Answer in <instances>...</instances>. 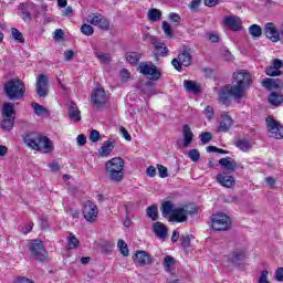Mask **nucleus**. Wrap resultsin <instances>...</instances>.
Segmentation results:
<instances>
[{
    "mask_svg": "<svg viewBox=\"0 0 283 283\" xmlns=\"http://www.w3.org/2000/svg\"><path fill=\"white\" fill-rule=\"evenodd\" d=\"M83 216L86 222H96V218H98V207L92 201H86L83 207Z\"/></svg>",
    "mask_w": 283,
    "mask_h": 283,
    "instance_id": "obj_10",
    "label": "nucleus"
},
{
    "mask_svg": "<svg viewBox=\"0 0 283 283\" xmlns=\"http://www.w3.org/2000/svg\"><path fill=\"white\" fill-rule=\"evenodd\" d=\"M268 101H269L270 105H273L274 107H280V105H282V103H283V95L272 92L269 95Z\"/></svg>",
    "mask_w": 283,
    "mask_h": 283,
    "instance_id": "obj_30",
    "label": "nucleus"
},
{
    "mask_svg": "<svg viewBox=\"0 0 283 283\" xmlns=\"http://www.w3.org/2000/svg\"><path fill=\"white\" fill-rule=\"evenodd\" d=\"M265 74L268 76H280L282 74V71L276 70L273 65H271L265 70Z\"/></svg>",
    "mask_w": 283,
    "mask_h": 283,
    "instance_id": "obj_55",
    "label": "nucleus"
},
{
    "mask_svg": "<svg viewBox=\"0 0 283 283\" xmlns=\"http://www.w3.org/2000/svg\"><path fill=\"white\" fill-rule=\"evenodd\" d=\"M188 158H190L192 163H198V160H200V151H198V149H190L188 151Z\"/></svg>",
    "mask_w": 283,
    "mask_h": 283,
    "instance_id": "obj_50",
    "label": "nucleus"
},
{
    "mask_svg": "<svg viewBox=\"0 0 283 283\" xmlns=\"http://www.w3.org/2000/svg\"><path fill=\"white\" fill-rule=\"evenodd\" d=\"M200 6H202V0H192L188 4V8H189V10H191V12H198Z\"/></svg>",
    "mask_w": 283,
    "mask_h": 283,
    "instance_id": "obj_53",
    "label": "nucleus"
},
{
    "mask_svg": "<svg viewBox=\"0 0 283 283\" xmlns=\"http://www.w3.org/2000/svg\"><path fill=\"white\" fill-rule=\"evenodd\" d=\"M117 248L122 255H124V258H127L129 255V247L123 239H119L117 241Z\"/></svg>",
    "mask_w": 283,
    "mask_h": 283,
    "instance_id": "obj_36",
    "label": "nucleus"
},
{
    "mask_svg": "<svg viewBox=\"0 0 283 283\" xmlns=\"http://www.w3.org/2000/svg\"><path fill=\"white\" fill-rule=\"evenodd\" d=\"M161 28H163L164 33L166 34V36H168L169 39H171L174 36V31L171 30V24H169V22L164 21L161 23Z\"/></svg>",
    "mask_w": 283,
    "mask_h": 283,
    "instance_id": "obj_46",
    "label": "nucleus"
},
{
    "mask_svg": "<svg viewBox=\"0 0 283 283\" xmlns=\"http://www.w3.org/2000/svg\"><path fill=\"white\" fill-rule=\"evenodd\" d=\"M268 132L271 134V138H276L277 140L283 139V126L280 122L275 120L272 116L265 119Z\"/></svg>",
    "mask_w": 283,
    "mask_h": 283,
    "instance_id": "obj_7",
    "label": "nucleus"
},
{
    "mask_svg": "<svg viewBox=\"0 0 283 283\" xmlns=\"http://www.w3.org/2000/svg\"><path fill=\"white\" fill-rule=\"evenodd\" d=\"M157 169H158L159 178H167V176H169L167 167L158 164Z\"/></svg>",
    "mask_w": 283,
    "mask_h": 283,
    "instance_id": "obj_59",
    "label": "nucleus"
},
{
    "mask_svg": "<svg viewBox=\"0 0 283 283\" xmlns=\"http://www.w3.org/2000/svg\"><path fill=\"white\" fill-rule=\"evenodd\" d=\"M119 132L123 136V138H125V140H132V135H129V132H127V128H125L124 126L119 127Z\"/></svg>",
    "mask_w": 283,
    "mask_h": 283,
    "instance_id": "obj_62",
    "label": "nucleus"
},
{
    "mask_svg": "<svg viewBox=\"0 0 283 283\" xmlns=\"http://www.w3.org/2000/svg\"><path fill=\"white\" fill-rule=\"evenodd\" d=\"M135 264L139 266H147V264H151V255L147 253V251L138 250L135 254Z\"/></svg>",
    "mask_w": 283,
    "mask_h": 283,
    "instance_id": "obj_15",
    "label": "nucleus"
},
{
    "mask_svg": "<svg viewBox=\"0 0 283 283\" xmlns=\"http://www.w3.org/2000/svg\"><path fill=\"white\" fill-rule=\"evenodd\" d=\"M224 24L230 28V30L238 32V30L242 28V20L238 17L230 15L224 18Z\"/></svg>",
    "mask_w": 283,
    "mask_h": 283,
    "instance_id": "obj_21",
    "label": "nucleus"
},
{
    "mask_svg": "<svg viewBox=\"0 0 283 283\" xmlns=\"http://www.w3.org/2000/svg\"><path fill=\"white\" fill-rule=\"evenodd\" d=\"M96 59L99 61H103V63H106V65H109L112 62V56H109L108 53H95Z\"/></svg>",
    "mask_w": 283,
    "mask_h": 283,
    "instance_id": "obj_51",
    "label": "nucleus"
},
{
    "mask_svg": "<svg viewBox=\"0 0 283 283\" xmlns=\"http://www.w3.org/2000/svg\"><path fill=\"white\" fill-rule=\"evenodd\" d=\"M20 10L23 14V21L30 23V21H32V14L36 12V4H34L33 2L21 3Z\"/></svg>",
    "mask_w": 283,
    "mask_h": 283,
    "instance_id": "obj_12",
    "label": "nucleus"
},
{
    "mask_svg": "<svg viewBox=\"0 0 283 283\" xmlns=\"http://www.w3.org/2000/svg\"><path fill=\"white\" fill-rule=\"evenodd\" d=\"M151 44L155 48L156 54H158L159 56H169V49L165 46V43L158 42L156 38L153 36Z\"/></svg>",
    "mask_w": 283,
    "mask_h": 283,
    "instance_id": "obj_23",
    "label": "nucleus"
},
{
    "mask_svg": "<svg viewBox=\"0 0 283 283\" xmlns=\"http://www.w3.org/2000/svg\"><path fill=\"white\" fill-rule=\"evenodd\" d=\"M258 283H271L269 281V271L264 270L261 272L260 276H259V280H258Z\"/></svg>",
    "mask_w": 283,
    "mask_h": 283,
    "instance_id": "obj_60",
    "label": "nucleus"
},
{
    "mask_svg": "<svg viewBox=\"0 0 283 283\" xmlns=\"http://www.w3.org/2000/svg\"><path fill=\"white\" fill-rule=\"evenodd\" d=\"M251 74L244 70H241L233 74L232 84H227L219 92V101L223 105L231 104V97L235 101H240L244 96V92L251 87Z\"/></svg>",
    "mask_w": 283,
    "mask_h": 283,
    "instance_id": "obj_1",
    "label": "nucleus"
},
{
    "mask_svg": "<svg viewBox=\"0 0 283 283\" xmlns=\"http://www.w3.org/2000/svg\"><path fill=\"white\" fill-rule=\"evenodd\" d=\"M112 249H114V243H112L109 241H104L102 243L103 253H112Z\"/></svg>",
    "mask_w": 283,
    "mask_h": 283,
    "instance_id": "obj_58",
    "label": "nucleus"
},
{
    "mask_svg": "<svg viewBox=\"0 0 283 283\" xmlns=\"http://www.w3.org/2000/svg\"><path fill=\"white\" fill-rule=\"evenodd\" d=\"M184 87L187 92H191L192 94H200V92H202V86L191 80L184 81Z\"/></svg>",
    "mask_w": 283,
    "mask_h": 283,
    "instance_id": "obj_26",
    "label": "nucleus"
},
{
    "mask_svg": "<svg viewBox=\"0 0 283 283\" xmlns=\"http://www.w3.org/2000/svg\"><path fill=\"white\" fill-rule=\"evenodd\" d=\"M221 122L218 127V132H222L223 134H227L231 127H233V118L229 116L227 113L221 114Z\"/></svg>",
    "mask_w": 283,
    "mask_h": 283,
    "instance_id": "obj_17",
    "label": "nucleus"
},
{
    "mask_svg": "<svg viewBox=\"0 0 283 283\" xmlns=\"http://www.w3.org/2000/svg\"><path fill=\"white\" fill-rule=\"evenodd\" d=\"M212 139H213V135L209 132H203L200 134V140L202 145H208V143H211Z\"/></svg>",
    "mask_w": 283,
    "mask_h": 283,
    "instance_id": "obj_48",
    "label": "nucleus"
},
{
    "mask_svg": "<svg viewBox=\"0 0 283 283\" xmlns=\"http://www.w3.org/2000/svg\"><path fill=\"white\" fill-rule=\"evenodd\" d=\"M264 33L266 39H270L273 43H277L280 41V31H277V28H275V24L273 22H269L264 27Z\"/></svg>",
    "mask_w": 283,
    "mask_h": 283,
    "instance_id": "obj_13",
    "label": "nucleus"
},
{
    "mask_svg": "<svg viewBox=\"0 0 283 283\" xmlns=\"http://www.w3.org/2000/svg\"><path fill=\"white\" fill-rule=\"evenodd\" d=\"M78 244H80L78 239L76 238V235H74V233L71 232L67 238V248L77 249Z\"/></svg>",
    "mask_w": 283,
    "mask_h": 283,
    "instance_id": "obj_39",
    "label": "nucleus"
},
{
    "mask_svg": "<svg viewBox=\"0 0 283 283\" xmlns=\"http://www.w3.org/2000/svg\"><path fill=\"white\" fill-rule=\"evenodd\" d=\"M125 57L126 61L130 63V65H136V63H138V61H140V59L143 57V54L138 52H127Z\"/></svg>",
    "mask_w": 283,
    "mask_h": 283,
    "instance_id": "obj_32",
    "label": "nucleus"
},
{
    "mask_svg": "<svg viewBox=\"0 0 283 283\" xmlns=\"http://www.w3.org/2000/svg\"><path fill=\"white\" fill-rule=\"evenodd\" d=\"M219 165L229 174L235 171L238 169V163L231 157H224L219 160Z\"/></svg>",
    "mask_w": 283,
    "mask_h": 283,
    "instance_id": "obj_18",
    "label": "nucleus"
},
{
    "mask_svg": "<svg viewBox=\"0 0 283 283\" xmlns=\"http://www.w3.org/2000/svg\"><path fill=\"white\" fill-rule=\"evenodd\" d=\"M168 19L174 23V25H180L182 18L178 13H169Z\"/></svg>",
    "mask_w": 283,
    "mask_h": 283,
    "instance_id": "obj_52",
    "label": "nucleus"
},
{
    "mask_svg": "<svg viewBox=\"0 0 283 283\" xmlns=\"http://www.w3.org/2000/svg\"><path fill=\"white\" fill-rule=\"evenodd\" d=\"M140 90L142 92H144V94H148V95L154 94V82L151 81L146 82L145 85L140 87Z\"/></svg>",
    "mask_w": 283,
    "mask_h": 283,
    "instance_id": "obj_43",
    "label": "nucleus"
},
{
    "mask_svg": "<svg viewBox=\"0 0 283 283\" xmlns=\"http://www.w3.org/2000/svg\"><path fill=\"white\" fill-rule=\"evenodd\" d=\"M105 171L113 182H123L125 178V160L114 157L106 161Z\"/></svg>",
    "mask_w": 283,
    "mask_h": 283,
    "instance_id": "obj_2",
    "label": "nucleus"
},
{
    "mask_svg": "<svg viewBox=\"0 0 283 283\" xmlns=\"http://www.w3.org/2000/svg\"><path fill=\"white\" fill-rule=\"evenodd\" d=\"M274 277H275L276 282H283V268H279L275 271Z\"/></svg>",
    "mask_w": 283,
    "mask_h": 283,
    "instance_id": "obj_63",
    "label": "nucleus"
},
{
    "mask_svg": "<svg viewBox=\"0 0 283 283\" xmlns=\"http://www.w3.org/2000/svg\"><path fill=\"white\" fill-rule=\"evenodd\" d=\"M213 231H229L231 229V217L224 212H218L211 217Z\"/></svg>",
    "mask_w": 283,
    "mask_h": 283,
    "instance_id": "obj_4",
    "label": "nucleus"
},
{
    "mask_svg": "<svg viewBox=\"0 0 283 283\" xmlns=\"http://www.w3.org/2000/svg\"><path fill=\"white\" fill-rule=\"evenodd\" d=\"M17 283H34V281L25 277V276H18L15 277Z\"/></svg>",
    "mask_w": 283,
    "mask_h": 283,
    "instance_id": "obj_64",
    "label": "nucleus"
},
{
    "mask_svg": "<svg viewBox=\"0 0 283 283\" xmlns=\"http://www.w3.org/2000/svg\"><path fill=\"white\" fill-rule=\"evenodd\" d=\"M3 92L9 101H21L25 96V84L19 78H12L3 85Z\"/></svg>",
    "mask_w": 283,
    "mask_h": 283,
    "instance_id": "obj_3",
    "label": "nucleus"
},
{
    "mask_svg": "<svg viewBox=\"0 0 283 283\" xmlns=\"http://www.w3.org/2000/svg\"><path fill=\"white\" fill-rule=\"evenodd\" d=\"M81 32L82 34H84L85 36H92V34H94V27L90 25V24H83L81 27Z\"/></svg>",
    "mask_w": 283,
    "mask_h": 283,
    "instance_id": "obj_49",
    "label": "nucleus"
},
{
    "mask_svg": "<svg viewBox=\"0 0 283 283\" xmlns=\"http://www.w3.org/2000/svg\"><path fill=\"white\" fill-rule=\"evenodd\" d=\"M2 117L17 118V111L14 109L13 103L7 102L2 105Z\"/></svg>",
    "mask_w": 283,
    "mask_h": 283,
    "instance_id": "obj_24",
    "label": "nucleus"
},
{
    "mask_svg": "<svg viewBox=\"0 0 283 283\" xmlns=\"http://www.w3.org/2000/svg\"><path fill=\"white\" fill-rule=\"evenodd\" d=\"M175 210L176 209H174V203H171V201H165L161 206V213L164 218H167V216H172Z\"/></svg>",
    "mask_w": 283,
    "mask_h": 283,
    "instance_id": "obj_35",
    "label": "nucleus"
},
{
    "mask_svg": "<svg viewBox=\"0 0 283 283\" xmlns=\"http://www.w3.org/2000/svg\"><path fill=\"white\" fill-rule=\"evenodd\" d=\"M35 93L40 98H45L50 94V87L48 84V75L40 74L35 82Z\"/></svg>",
    "mask_w": 283,
    "mask_h": 283,
    "instance_id": "obj_8",
    "label": "nucleus"
},
{
    "mask_svg": "<svg viewBox=\"0 0 283 283\" xmlns=\"http://www.w3.org/2000/svg\"><path fill=\"white\" fill-rule=\"evenodd\" d=\"M101 19H103L102 14L91 13L87 15L86 21L91 23V25H98V23H101Z\"/></svg>",
    "mask_w": 283,
    "mask_h": 283,
    "instance_id": "obj_40",
    "label": "nucleus"
},
{
    "mask_svg": "<svg viewBox=\"0 0 283 283\" xmlns=\"http://www.w3.org/2000/svg\"><path fill=\"white\" fill-rule=\"evenodd\" d=\"M14 118L15 117H2L0 127L6 132H11L12 127H14Z\"/></svg>",
    "mask_w": 283,
    "mask_h": 283,
    "instance_id": "obj_34",
    "label": "nucleus"
},
{
    "mask_svg": "<svg viewBox=\"0 0 283 283\" xmlns=\"http://www.w3.org/2000/svg\"><path fill=\"white\" fill-rule=\"evenodd\" d=\"M138 72L144 76H149L150 81H159L163 73L158 66L149 64L147 62H142L138 66Z\"/></svg>",
    "mask_w": 283,
    "mask_h": 283,
    "instance_id": "obj_6",
    "label": "nucleus"
},
{
    "mask_svg": "<svg viewBox=\"0 0 283 283\" xmlns=\"http://www.w3.org/2000/svg\"><path fill=\"white\" fill-rule=\"evenodd\" d=\"M262 86L266 90H283V80L282 78H269L265 77L262 80Z\"/></svg>",
    "mask_w": 283,
    "mask_h": 283,
    "instance_id": "obj_16",
    "label": "nucleus"
},
{
    "mask_svg": "<svg viewBox=\"0 0 283 283\" xmlns=\"http://www.w3.org/2000/svg\"><path fill=\"white\" fill-rule=\"evenodd\" d=\"M32 107H33L34 114H36V116H43V114H48V108L41 106L39 103H33Z\"/></svg>",
    "mask_w": 283,
    "mask_h": 283,
    "instance_id": "obj_45",
    "label": "nucleus"
},
{
    "mask_svg": "<svg viewBox=\"0 0 283 283\" xmlns=\"http://www.w3.org/2000/svg\"><path fill=\"white\" fill-rule=\"evenodd\" d=\"M171 222H187V214L184 208H176L170 216Z\"/></svg>",
    "mask_w": 283,
    "mask_h": 283,
    "instance_id": "obj_27",
    "label": "nucleus"
},
{
    "mask_svg": "<svg viewBox=\"0 0 283 283\" xmlns=\"http://www.w3.org/2000/svg\"><path fill=\"white\" fill-rule=\"evenodd\" d=\"M249 32H250L251 36H254V38L262 36V27H260L258 24H252L249 28Z\"/></svg>",
    "mask_w": 283,
    "mask_h": 283,
    "instance_id": "obj_41",
    "label": "nucleus"
},
{
    "mask_svg": "<svg viewBox=\"0 0 283 283\" xmlns=\"http://www.w3.org/2000/svg\"><path fill=\"white\" fill-rule=\"evenodd\" d=\"M88 140L91 143H98V140H101V133L96 129L91 130Z\"/></svg>",
    "mask_w": 283,
    "mask_h": 283,
    "instance_id": "obj_54",
    "label": "nucleus"
},
{
    "mask_svg": "<svg viewBox=\"0 0 283 283\" xmlns=\"http://www.w3.org/2000/svg\"><path fill=\"white\" fill-rule=\"evenodd\" d=\"M29 251H31L34 260H38L39 262H45V260H48V251L41 240H32L29 245Z\"/></svg>",
    "mask_w": 283,
    "mask_h": 283,
    "instance_id": "obj_5",
    "label": "nucleus"
},
{
    "mask_svg": "<svg viewBox=\"0 0 283 283\" xmlns=\"http://www.w3.org/2000/svg\"><path fill=\"white\" fill-rule=\"evenodd\" d=\"M154 233L157 238L165 239L167 238V227L160 222H155L153 226Z\"/></svg>",
    "mask_w": 283,
    "mask_h": 283,
    "instance_id": "obj_29",
    "label": "nucleus"
},
{
    "mask_svg": "<svg viewBox=\"0 0 283 283\" xmlns=\"http://www.w3.org/2000/svg\"><path fill=\"white\" fill-rule=\"evenodd\" d=\"M171 65L175 67V70H177V72L182 71V63L180 62V59L178 57L172 59Z\"/></svg>",
    "mask_w": 283,
    "mask_h": 283,
    "instance_id": "obj_61",
    "label": "nucleus"
},
{
    "mask_svg": "<svg viewBox=\"0 0 283 283\" xmlns=\"http://www.w3.org/2000/svg\"><path fill=\"white\" fill-rule=\"evenodd\" d=\"M40 143H38V149L36 151H41L43 150L44 154H50V151H52V149H54V146L52 145V140H50V138H48L46 136H43L40 134Z\"/></svg>",
    "mask_w": 283,
    "mask_h": 283,
    "instance_id": "obj_20",
    "label": "nucleus"
},
{
    "mask_svg": "<svg viewBox=\"0 0 283 283\" xmlns=\"http://www.w3.org/2000/svg\"><path fill=\"white\" fill-rule=\"evenodd\" d=\"M182 209L185 211L186 217L196 216V213H198V207L193 205L184 206Z\"/></svg>",
    "mask_w": 283,
    "mask_h": 283,
    "instance_id": "obj_44",
    "label": "nucleus"
},
{
    "mask_svg": "<svg viewBox=\"0 0 283 283\" xmlns=\"http://www.w3.org/2000/svg\"><path fill=\"white\" fill-rule=\"evenodd\" d=\"M163 19V11L158 9L148 10V21L155 23L156 21H160Z\"/></svg>",
    "mask_w": 283,
    "mask_h": 283,
    "instance_id": "obj_33",
    "label": "nucleus"
},
{
    "mask_svg": "<svg viewBox=\"0 0 283 283\" xmlns=\"http://www.w3.org/2000/svg\"><path fill=\"white\" fill-rule=\"evenodd\" d=\"M182 136H184V147L187 148L193 143V133L191 132V127L185 124L182 127Z\"/></svg>",
    "mask_w": 283,
    "mask_h": 283,
    "instance_id": "obj_25",
    "label": "nucleus"
},
{
    "mask_svg": "<svg viewBox=\"0 0 283 283\" xmlns=\"http://www.w3.org/2000/svg\"><path fill=\"white\" fill-rule=\"evenodd\" d=\"M178 59L185 67H189L193 62V56L191 55V49L189 46H184L182 51L178 54Z\"/></svg>",
    "mask_w": 283,
    "mask_h": 283,
    "instance_id": "obj_14",
    "label": "nucleus"
},
{
    "mask_svg": "<svg viewBox=\"0 0 283 283\" xmlns=\"http://www.w3.org/2000/svg\"><path fill=\"white\" fill-rule=\"evenodd\" d=\"M69 107V118L71 120H74L75 123H80L81 120V111L78 109V106L74 102L67 103Z\"/></svg>",
    "mask_w": 283,
    "mask_h": 283,
    "instance_id": "obj_22",
    "label": "nucleus"
},
{
    "mask_svg": "<svg viewBox=\"0 0 283 283\" xmlns=\"http://www.w3.org/2000/svg\"><path fill=\"white\" fill-rule=\"evenodd\" d=\"M217 182H219L221 187H226V189H231L235 186V178H233V176L219 174L217 175Z\"/></svg>",
    "mask_w": 283,
    "mask_h": 283,
    "instance_id": "obj_19",
    "label": "nucleus"
},
{
    "mask_svg": "<svg viewBox=\"0 0 283 283\" xmlns=\"http://www.w3.org/2000/svg\"><path fill=\"white\" fill-rule=\"evenodd\" d=\"M247 259V252L244 250H234L232 253V263L240 264V262H244Z\"/></svg>",
    "mask_w": 283,
    "mask_h": 283,
    "instance_id": "obj_31",
    "label": "nucleus"
},
{
    "mask_svg": "<svg viewBox=\"0 0 283 283\" xmlns=\"http://www.w3.org/2000/svg\"><path fill=\"white\" fill-rule=\"evenodd\" d=\"M172 264H176V259L171 255H167L164 259V266L165 269H171Z\"/></svg>",
    "mask_w": 283,
    "mask_h": 283,
    "instance_id": "obj_57",
    "label": "nucleus"
},
{
    "mask_svg": "<svg viewBox=\"0 0 283 283\" xmlns=\"http://www.w3.org/2000/svg\"><path fill=\"white\" fill-rule=\"evenodd\" d=\"M180 242H181V247H184V249H189V247H191V235L182 234L180 237Z\"/></svg>",
    "mask_w": 283,
    "mask_h": 283,
    "instance_id": "obj_47",
    "label": "nucleus"
},
{
    "mask_svg": "<svg viewBox=\"0 0 283 283\" xmlns=\"http://www.w3.org/2000/svg\"><path fill=\"white\" fill-rule=\"evenodd\" d=\"M235 146L241 149V151H250L251 149V142L247 140V139H239L235 143Z\"/></svg>",
    "mask_w": 283,
    "mask_h": 283,
    "instance_id": "obj_37",
    "label": "nucleus"
},
{
    "mask_svg": "<svg viewBox=\"0 0 283 283\" xmlns=\"http://www.w3.org/2000/svg\"><path fill=\"white\" fill-rule=\"evenodd\" d=\"M11 34L14 39V41H19V43H25V39L23 38V33L21 31H19L15 28L11 29Z\"/></svg>",
    "mask_w": 283,
    "mask_h": 283,
    "instance_id": "obj_42",
    "label": "nucleus"
},
{
    "mask_svg": "<svg viewBox=\"0 0 283 283\" xmlns=\"http://www.w3.org/2000/svg\"><path fill=\"white\" fill-rule=\"evenodd\" d=\"M105 103H107V94L103 88H96L92 92L91 95V104L96 109H101V107H105Z\"/></svg>",
    "mask_w": 283,
    "mask_h": 283,
    "instance_id": "obj_9",
    "label": "nucleus"
},
{
    "mask_svg": "<svg viewBox=\"0 0 283 283\" xmlns=\"http://www.w3.org/2000/svg\"><path fill=\"white\" fill-rule=\"evenodd\" d=\"M23 143L27 147L36 151L39 149V143H41V134L34 132L29 133L23 137Z\"/></svg>",
    "mask_w": 283,
    "mask_h": 283,
    "instance_id": "obj_11",
    "label": "nucleus"
},
{
    "mask_svg": "<svg viewBox=\"0 0 283 283\" xmlns=\"http://www.w3.org/2000/svg\"><path fill=\"white\" fill-rule=\"evenodd\" d=\"M99 30H109V20H107L105 17L102 15L99 23L97 24Z\"/></svg>",
    "mask_w": 283,
    "mask_h": 283,
    "instance_id": "obj_56",
    "label": "nucleus"
},
{
    "mask_svg": "<svg viewBox=\"0 0 283 283\" xmlns=\"http://www.w3.org/2000/svg\"><path fill=\"white\" fill-rule=\"evenodd\" d=\"M148 218H151L154 221L158 220V206L153 205L146 209Z\"/></svg>",
    "mask_w": 283,
    "mask_h": 283,
    "instance_id": "obj_38",
    "label": "nucleus"
},
{
    "mask_svg": "<svg viewBox=\"0 0 283 283\" xmlns=\"http://www.w3.org/2000/svg\"><path fill=\"white\" fill-rule=\"evenodd\" d=\"M112 151H114V142H112V139H108L104 142V145L98 150V154L102 158H107V156H109Z\"/></svg>",
    "mask_w": 283,
    "mask_h": 283,
    "instance_id": "obj_28",
    "label": "nucleus"
}]
</instances>
